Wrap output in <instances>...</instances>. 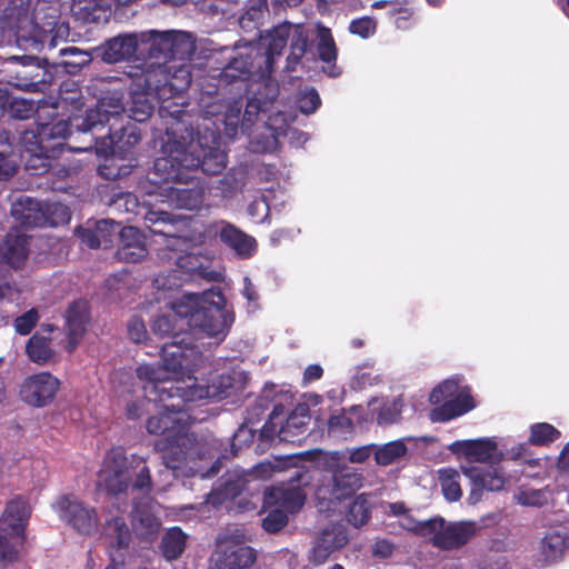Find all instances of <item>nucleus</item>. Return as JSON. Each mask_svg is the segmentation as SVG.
<instances>
[{
	"label": "nucleus",
	"mask_w": 569,
	"mask_h": 569,
	"mask_svg": "<svg viewBox=\"0 0 569 569\" xmlns=\"http://www.w3.org/2000/svg\"><path fill=\"white\" fill-rule=\"evenodd\" d=\"M320 539L333 551L345 547L349 541L348 529L340 522L330 523L320 533Z\"/></svg>",
	"instance_id": "52"
},
{
	"label": "nucleus",
	"mask_w": 569,
	"mask_h": 569,
	"mask_svg": "<svg viewBox=\"0 0 569 569\" xmlns=\"http://www.w3.org/2000/svg\"><path fill=\"white\" fill-rule=\"evenodd\" d=\"M462 473L470 479L471 489L468 496L469 505L478 503L482 498L483 490L500 491L505 488L506 477L501 467H463Z\"/></svg>",
	"instance_id": "17"
},
{
	"label": "nucleus",
	"mask_w": 569,
	"mask_h": 569,
	"mask_svg": "<svg viewBox=\"0 0 569 569\" xmlns=\"http://www.w3.org/2000/svg\"><path fill=\"white\" fill-rule=\"evenodd\" d=\"M109 140L108 148L110 153L117 151L124 153L136 147L141 141V132L134 123L128 122L119 129H108L103 136H93L88 147H76V151L91 150L93 147L98 150L99 140Z\"/></svg>",
	"instance_id": "21"
},
{
	"label": "nucleus",
	"mask_w": 569,
	"mask_h": 569,
	"mask_svg": "<svg viewBox=\"0 0 569 569\" xmlns=\"http://www.w3.org/2000/svg\"><path fill=\"white\" fill-rule=\"evenodd\" d=\"M9 108V112L17 119H28L33 113V103L24 99H10L7 90L0 89V108Z\"/></svg>",
	"instance_id": "51"
},
{
	"label": "nucleus",
	"mask_w": 569,
	"mask_h": 569,
	"mask_svg": "<svg viewBox=\"0 0 569 569\" xmlns=\"http://www.w3.org/2000/svg\"><path fill=\"white\" fill-rule=\"evenodd\" d=\"M114 100L117 102L114 104H112V107L114 108L113 111H108V110L103 109L102 107L104 103L101 101L100 106L97 107L96 109H88L86 111L84 116L74 117L73 118L74 128L78 131L83 132V133L97 132V131L103 130L106 124L109 123L110 118L114 114H118L119 109H122L120 99L117 98Z\"/></svg>",
	"instance_id": "32"
},
{
	"label": "nucleus",
	"mask_w": 569,
	"mask_h": 569,
	"mask_svg": "<svg viewBox=\"0 0 569 569\" xmlns=\"http://www.w3.org/2000/svg\"><path fill=\"white\" fill-rule=\"evenodd\" d=\"M48 227H56L69 222L71 213L67 206L60 202L44 203Z\"/></svg>",
	"instance_id": "60"
},
{
	"label": "nucleus",
	"mask_w": 569,
	"mask_h": 569,
	"mask_svg": "<svg viewBox=\"0 0 569 569\" xmlns=\"http://www.w3.org/2000/svg\"><path fill=\"white\" fill-rule=\"evenodd\" d=\"M308 49V36L301 26H295L290 37V52L287 57L286 71H296Z\"/></svg>",
	"instance_id": "42"
},
{
	"label": "nucleus",
	"mask_w": 569,
	"mask_h": 569,
	"mask_svg": "<svg viewBox=\"0 0 569 569\" xmlns=\"http://www.w3.org/2000/svg\"><path fill=\"white\" fill-rule=\"evenodd\" d=\"M17 543L19 539L12 538L9 535L8 528H0V562H12L18 557Z\"/></svg>",
	"instance_id": "55"
},
{
	"label": "nucleus",
	"mask_w": 569,
	"mask_h": 569,
	"mask_svg": "<svg viewBox=\"0 0 569 569\" xmlns=\"http://www.w3.org/2000/svg\"><path fill=\"white\" fill-rule=\"evenodd\" d=\"M167 89H162L164 93L166 104L174 103L172 98L184 92L191 84L192 74L188 64L184 61L173 60L167 63Z\"/></svg>",
	"instance_id": "31"
},
{
	"label": "nucleus",
	"mask_w": 569,
	"mask_h": 569,
	"mask_svg": "<svg viewBox=\"0 0 569 569\" xmlns=\"http://www.w3.org/2000/svg\"><path fill=\"white\" fill-rule=\"evenodd\" d=\"M144 222L153 234H169V229H173L171 214L164 211L147 212Z\"/></svg>",
	"instance_id": "53"
},
{
	"label": "nucleus",
	"mask_w": 569,
	"mask_h": 569,
	"mask_svg": "<svg viewBox=\"0 0 569 569\" xmlns=\"http://www.w3.org/2000/svg\"><path fill=\"white\" fill-rule=\"evenodd\" d=\"M170 197L176 206L181 209L194 210L201 207L203 202V190L200 187L192 188H170Z\"/></svg>",
	"instance_id": "47"
},
{
	"label": "nucleus",
	"mask_w": 569,
	"mask_h": 569,
	"mask_svg": "<svg viewBox=\"0 0 569 569\" xmlns=\"http://www.w3.org/2000/svg\"><path fill=\"white\" fill-rule=\"evenodd\" d=\"M289 482L290 487H274L266 491V496L287 515L297 513L303 507L307 497L301 487L309 483L308 472L296 470Z\"/></svg>",
	"instance_id": "19"
},
{
	"label": "nucleus",
	"mask_w": 569,
	"mask_h": 569,
	"mask_svg": "<svg viewBox=\"0 0 569 569\" xmlns=\"http://www.w3.org/2000/svg\"><path fill=\"white\" fill-rule=\"evenodd\" d=\"M561 432L548 422H537L530 426L529 445L547 447L558 440Z\"/></svg>",
	"instance_id": "49"
},
{
	"label": "nucleus",
	"mask_w": 569,
	"mask_h": 569,
	"mask_svg": "<svg viewBox=\"0 0 569 569\" xmlns=\"http://www.w3.org/2000/svg\"><path fill=\"white\" fill-rule=\"evenodd\" d=\"M201 149L200 170L208 176L219 174L227 167V153L220 149V137L212 134V146H204L199 139Z\"/></svg>",
	"instance_id": "34"
},
{
	"label": "nucleus",
	"mask_w": 569,
	"mask_h": 569,
	"mask_svg": "<svg viewBox=\"0 0 569 569\" xmlns=\"http://www.w3.org/2000/svg\"><path fill=\"white\" fill-rule=\"evenodd\" d=\"M140 49L139 33L119 34L98 48L101 60L110 64L130 60Z\"/></svg>",
	"instance_id": "22"
},
{
	"label": "nucleus",
	"mask_w": 569,
	"mask_h": 569,
	"mask_svg": "<svg viewBox=\"0 0 569 569\" xmlns=\"http://www.w3.org/2000/svg\"><path fill=\"white\" fill-rule=\"evenodd\" d=\"M197 333L184 335L162 345L160 349L162 366H151L162 370V379L164 381H172L168 377L169 372L184 376L194 371L198 367L202 359V353L199 346L194 343V336Z\"/></svg>",
	"instance_id": "6"
},
{
	"label": "nucleus",
	"mask_w": 569,
	"mask_h": 569,
	"mask_svg": "<svg viewBox=\"0 0 569 569\" xmlns=\"http://www.w3.org/2000/svg\"><path fill=\"white\" fill-rule=\"evenodd\" d=\"M223 305L224 297L220 290L184 295L172 303L173 313L154 319L152 332L171 340L199 332L213 338L219 345L226 339L234 321L233 313L227 311Z\"/></svg>",
	"instance_id": "1"
},
{
	"label": "nucleus",
	"mask_w": 569,
	"mask_h": 569,
	"mask_svg": "<svg viewBox=\"0 0 569 569\" xmlns=\"http://www.w3.org/2000/svg\"><path fill=\"white\" fill-rule=\"evenodd\" d=\"M169 259L174 261V264L178 268L177 270H179L180 273H187L190 276H202L203 273L202 263L193 253L178 254L177 257H169Z\"/></svg>",
	"instance_id": "56"
},
{
	"label": "nucleus",
	"mask_w": 569,
	"mask_h": 569,
	"mask_svg": "<svg viewBox=\"0 0 569 569\" xmlns=\"http://www.w3.org/2000/svg\"><path fill=\"white\" fill-rule=\"evenodd\" d=\"M141 53L149 59L163 60V63L173 60H190L196 50L194 39L186 31L148 30L139 33Z\"/></svg>",
	"instance_id": "5"
},
{
	"label": "nucleus",
	"mask_w": 569,
	"mask_h": 569,
	"mask_svg": "<svg viewBox=\"0 0 569 569\" xmlns=\"http://www.w3.org/2000/svg\"><path fill=\"white\" fill-rule=\"evenodd\" d=\"M76 3H86L80 8L81 18L84 22L99 23L103 18L106 20L107 3L104 0H73Z\"/></svg>",
	"instance_id": "54"
},
{
	"label": "nucleus",
	"mask_w": 569,
	"mask_h": 569,
	"mask_svg": "<svg viewBox=\"0 0 569 569\" xmlns=\"http://www.w3.org/2000/svg\"><path fill=\"white\" fill-rule=\"evenodd\" d=\"M321 106V99L315 88H310L298 98V108L303 114H311L316 112Z\"/></svg>",
	"instance_id": "64"
},
{
	"label": "nucleus",
	"mask_w": 569,
	"mask_h": 569,
	"mask_svg": "<svg viewBox=\"0 0 569 569\" xmlns=\"http://www.w3.org/2000/svg\"><path fill=\"white\" fill-rule=\"evenodd\" d=\"M448 449L453 455H462L469 462L488 463L487 466L500 467L499 462L503 458V453L498 451L497 442L490 438L457 440Z\"/></svg>",
	"instance_id": "18"
},
{
	"label": "nucleus",
	"mask_w": 569,
	"mask_h": 569,
	"mask_svg": "<svg viewBox=\"0 0 569 569\" xmlns=\"http://www.w3.org/2000/svg\"><path fill=\"white\" fill-rule=\"evenodd\" d=\"M372 503L369 493L357 495L349 503L346 519L355 528H360L371 519Z\"/></svg>",
	"instance_id": "37"
},
{
	"label": "nucleus",
	"mask_w": 569,
	"mask_h": 569,
	"mask_svg": "<svg viewBox=\"0 0 569 569\" xmlns=\"http://www.w3.org/2000/svg\"><path fill=\"white\" fill-rule=\"evenodd\" d=\"M104 202L118 213H134L139 207L136 194L122 191L118 187H111L110 193L104 197Z\"/></svg>",
	"instance_id": "43"
},
{
	"label": "nucleus",
	"mask_w": 569,
	"mask_h": 569,
	"mask_svg": "<svg viewBox=\"0 0 569 569\" xmlns=\"http://www.w3.org/2000/svg\"><path fill=\"white\" fill-rule=\"evenodd\" d=\"M432 525H433V518L420 521V520L415 519L411 515H406L401 522V527L403 529L412 532L416 536H419L422 538H428V539H430V535L432 533V531H431L433 529Z\"/></svg>",
	"instance_id": "61"
},
{
	"label": "nucleus",
	"mask_w": 569,
	"mask_h": 569,
	"mask_svg": "<svg viewBox=\"0 0 569 569\" xmlns=\"http://www.w3.org/2000/svg\"><path fill=\"white\" fill-rule=\"evenodd\" d=\"M328 429L330 432L341 436L350 435L353 432L355 423L352 419L346 415L345 410H342L329 417Z\"/></svg>",
	"instance_id": "62"
},
{
	"label": "nucleus",
	"mask_w": 569,
	"mask_h": 569,
	"mask_svg": "<svg viewBox=\"0 0 569 569\" xmlns=\"http://www.w3.org/2000/svg\"><path fill=\"white\" fill-rule=\"evenodd\" d=\"M433 529L429 541L440 550H458L468 545L480 531L472 520L447 521L438 516L433 518Z\"/></svg>",
	"instance_id": "10"
},
{
	"label": "nucleus",
	"mask_w": 569,
	"mask_h": 569,
	"mask_svg": "<svg viewBox=\"0 0 569 569\" xmlns=\"http://www.w3.org/2000/svg\"><path fill=\"white\" fill-rule=\"evenodd\" d=\"M408 451L407 446L401 440L390 441L375 450V460L379 466H389Z\"/></svg>",
	"instance_id": "50"
},
{
	"label": "nucleus",
	"mask_w": 569,
	"mask_h": 569,
	"mask_svg": "<svg viewBox=\"0 0 569 569\" xmlns=\"http://www.w3.org/2000/svg\"><path fill=\"white\" fill-rule=\"evenodd\" d=\"M131 526L140 542H153L160 532L161 521L149 506L134 505L131 510Z\"/></svg>",
	"instance_id": "30"
},
{
	"label": "nucleus",
	"mask_w": 569,
	"mask_h": 569,
	"mask_svg": "<svg viewBox=\"0 0 569 569\" xmlns=\"http://www.w3.org/2000/svg\"><path fill=\"white\" fill-rule=\"evenodd\" d=\"M293 27L295 26L288 22L274 27L264 38V41L267 42L264 53H256L253 56L259 64L261 79L269 78L273 72L276 58L282 54V51L292 34Z\"/></svg>",
	"instance_id": "20"
},
{
	"label": "nucleus",
	"mask_w": 569,
	"mask_h": 569,
	"mask_svg": "<svg viewBox=\"0 0 569 569\" xmlns=\"http://www.w3.org/2000/svg\"><path fill=\"white\" fill-rule=\"evenodd\" d=\"M365 481L363 473L349 466H340L332 472L330 482L321 485L316 491V497L327 506L340 502L352 497Z\"/></svg>",
	"instance_id": "11"
},
{
	"label": "nucleus",
	"mask_w": 569,
	"mask_h": 569,
	"mask_svg": "<svg viewBox=\"0 0 569 569\" xmlns=\"http://www.w3.org/2000/svg\"><path fill=\"white\" fill-rule=\"evenodd\" d=\"M179 273L180 271L177 269L170 270L168 273H158L152 280L153 288L162 291H169L179 288L182 280Z\"/></svg>",
	"instance_id": "63"
},
{
	"label": "nucleus",
	"mask_w": 569,
	"mask_h": 569,
	"mask_svg": "<svg viewBox=\"0 0 569 569\" xmlns=\"http://www.w3.org/2000/svg\"><path fill=\"white\" fill-rule=\"evenodd\" d=\"M187 546V535L180 527H171L162 537L160 550L162 556L169 560L178 559Z\"/></svg>",
	"instance_id": "39"
},
{
	"label": "nucleus",
	"mask_w": 569,
	"mask_h": 569,
	"mask_svg": "<svg viewBox=\"0 0 569 569\" xmlns=\"http://www.w3.org/2000/svg\"><path fill=\"white\" fill-rule=\"evenodd\" d=\"M26 151L29 153L28 159L26 160V169L30 171L31 174L40 176L49 171L51 167V159L56 158L59 151L54 149L50 150H31L33 144V140H30V143L26 141H21Z\"/></svg>",
	"instance_id": "38"
},
{
	"label": "nucleus",
	"mask_w": 569,
	"mask_h": 569,
	"mask_svg": "<svg viewBox=\"0 0 569 569\" xmlns=\"http://www.w3.org/2000/svg\"><path fill=\"white\" fill-rule=\"evenodd\" d=\"M4 2L1 0L0 31L8 28L20 32L26 27H30V38L48 50L56 49L59 42L68 39L69 24L61 22L59 16L49 14L42 21L39 11L30 16L31 0H9L6 7Z\"/></svg>",
	"instance_id": "3"
},
{
	"label": "nucleus",
	"mask_w": 569,
	"mask_h": 569,
	"mask_svg": "<svg viewBox=\"0 0 569 569\" xmlns=\"http://www.w3.org/2000/svg\"><path fill=\"white\" fill-rule=\"evenodd\" d=\"M59 519L81 535H91L98 529L99 518L94 507L74 493L59 496L52 503Z\"/></svg>",
	"instance_id": "8"
},
{
	"label": "nucleus",
	"mask_w": 569,
	"mask_h": 569,
	"mask_svg": "<svg viewBox=\"0 0 569 569\" xmlns=\"http://www.w3.org/2000/svg\"><path fill=\"white\" fill-rule=\"evenodd\" d=\"M133 76L139 77L143 82V88L148 93L154 94L159 100H161V104L159 107V116L162 119L171 118L172 120L179 122L181 118L186 114V110H183L178 103H168L164 101V91L162 89H167V63L161 62H151L143 63V67L140 68V72H134Z\"/></svg>",
	"instance_id": "12"
},
{
	"label": "nucleus",
	"mask_w": 569,
	"mask_h": 569,
	"mask_svg": "<svg viewBox=\"0 0 569 569\" xmlns=\"http://www.w3.org/2000/svg\"><path fill=\"white\" fill-rule=\"evenodd\" d=\"M71 128H74L73 119L71 121L64 119H54L50 122H38L36 130H24L21 134V141L30 143L33 140L31 150H50L60 151L62 140L71 134Z\"/></svg>",
	"instance_id": "16"
},
{
	"label": "nucleus",
	"mask_w": 569,
	"mask_h": 569,
	"mask_svg": "<svg viewBox=\"0 0 569 569\" xmlns=\"http://www.w3.org/2000/svg\"><path fill=\"white\" fill-rule=\"evenodd\" d=\"M60 380L48 371L31 375L20 385L21 400L33 408H43L53 402L60 390Z\"/></svg>",
	"instance_id": "13"
},
{
	"label": "nucleus",
	"mask_w": 569,
	"mask_h": 569,
	"mask_svg": "<svg viewBox=\"0 0 569 569\" xmlns=\"http://www.w3.org/2000/svg\"><path fill=\"white\" fill-rule=\"evenodd\" d=\"M260 78L259 64L252 52L232 56L228 63L216 74L202 78V96L214 98L220 106H228L241 98L248 89V81Z\"/></svg>",
	"instance_id": "4"
},
{
	"label": "nucleus",
	"mask_w": 569,
	"mask_h": 569,
	"mask_svg": "<svg viewBox=\"0 0 569 569\" xmlns=\"http://www.w3.org/2000/svg\"><path fill=\"white\" fill-rule=\"evenodd\" d=\"M568 548L569 531L567 528L548 531L540 542V553L547 563H555L561 560Z\"/></svg>",
	"instance_id": "33"
},
{
	"label": "nucleus",
	"mask_w": 569,
	"mask_h": 569,
	"mask_svg": "<svg viewBox=\"0 0 569 569\" xmlns=\"http://www.w3.org/2000/svg\"><path fill=\"white\" fill-rule=\"evenodd\" d=\"M455 381H443L430 393V402L437 405L431 411L432 421H449L460 417L475 408V400L469 393H458Z\"/></svg>",
	"instance_id": "9"
},
{
	"label": "nucleus",
	"mask_w": 569,
	"mask_h": 569,
	"mask_svg": "<svg viewBox=\"0 0 569 569\" xmlns=\"http://www.w3.org/2000/svg\"><path fill=\"white\" fill-rule=\"evenodd\" d=\"M30 517V507L22 497H16L7 502L1 515L0 528H8L10 537L19 539L23 543L26 527Z\"/></svg>",
	"instance_id": "26"
},
{
	"label": "nucleus",
	"mask_w": 569,
	"mask_h": 569,
	"mask_svg": "<svg viewBox=\"0 0 569 569\" xmlns=\"http://www.w3.org/2000/svg\"><path fill=\"white\" fill-rule=\"evenodd\" d=\"M26 353L29 360L37 365L48 363L54 351L51 348V339L48 337L39 336L34 333L29 338L26 345Z\"/></svg>",
	"instance_id": "41"
},
{
	"label": "nucleus",
	"mask_w": 569,
	"mask_h": 569,
	"mask_svg": "<svg viewBox=\"0 0 569 569\" xmlns=\"http://www.w3.org/2000/svg\"><path fill=\"white\" fill-rule=\"evenodd\" d=\"M59 54L64 59L58 62V64L63 67L70 74H76L91 61L90 53L77 47H64L60 49Z\"/></svg>",
	"instance_id": "45"
},
{
	"label": "nucleus",
	"mask_w": 569,
	"mask_h": 569,
	"mask_svg": "<svg viewBox=\"0 0 569 569\" xmlns=\"http://www.w3.org/2000/svg\"><path fill=\"white\" fill-rule=\"evenodd\" d=\"M154 107L144 97L133 98L132 104L129 108V118L134 122H144L153 113Z\"/></svg>",
	"instance_id": "58"
},
{
	"label": "nucleus",
	"mask_w": 569,
	"mask_h": 569,
	"mask_svg": "<svg viewBox=\"0 0 569 569\" xmlns=\"http://www.w3.org/2000/svg\"><path fill=\"white\" fill-rule=\"evenodd\" d=\"M180 440L167 442L166 440H158L154 443L157 451H162V463L166 469L171 470L177 477V471L186 462L187 455L179 445Z\"/></svg>",
	"instance_id": "40"
},
{
	"label": "nucleus",
	"mask_w": 569,
	"mask_h": 569,
	"mask_svg": "<svg viewBox=\"0 0 569 569\" xmlns=\"http://www.w3.org/2000/svg\"><path fill=\"white\" fill-rule=\"evenodd\" d=\"M102 538L107 542L109 557L111 555H126L132 540V532L124 518L117 516L104 522Z\"/></svg>",
	"instance_id": "28"
},
{
	"label": "nucleus",
	"mask_w": 569,
	"mask_h": 569,
	"mask_svg": "<svg viewBox=\"0 0 569 569\" xmlns=\"http://www.w3.org/2000/svg\"><path fill=\"white\" fill-rule=\"evenodd\" d=\"M213 560L217 569H247L256 562L257 552L236 535H230L219 540Z\"/></svg>",
	"instance_id": "14"
},
{
	"label": "nucleus",
	"mask_w": 569,
	"mask_h": 569,
	"mask_svg": "<svg viewBox=\"0 0 569 569\" xmlns=\"http://www.w3.org/2000/svg\"><path fill=\"white\" fill-rule=\"evenodd\" d=\"M204 233L209 237L218 238L221 243L232 250L240 259L251 258L258 248V243L252 236L226 220L209 223L204 229Z\"/></svg>",
	"instance_id": "15"
},
{
	"label": "nucleus",
	"mask_w": 569,
	"mask_h": 569,
	"mask_svg": "<svg viewBox=\"0 0 569 569\" xmlns=\"http://www.w3.org/2000/svg\"><path fill=\"white\" fill-rule=\"evenodd\" d=\"M29 239L19 228H12L0 243V257L13 269L21 268L29 254Z\"/></svg>",
	"instance_id": "27"
},
{
	"label": "nucleus",
	"mask_w": 569,
	"mask_h": 569,
	"mask_svg": "<svg viewBox=\"0 0 569 569\" xmlns=\"http://www.w3.org/2000/svg\"><path fill=\"white\" fill-rule=\"evenodd\" d=\"M136 373L144 382L146 400L163 410L147 419L148 433L162 436L167 442L184 438L193 422L189 402L202 398V390L199 391L194 386L184 387L181 381H164L162 370L148 363L140 365Z\"/></svg>",
	"instance_id": "2"
},
{
	"label": "nucleus",
	"mask_w": 569,
	"mask_h": 569,
	"mask_svg": "<svg viewBox=\"0 0 569 569\" xmlns=\"http://www.w3.org/2000/svg\"><path fill=\"white\" fill-rule=\"evenodd\" d=\"M194 147H177L166 157H159L153 163L154 182L184 183L194 179L193 173L200 170V154Z\"/></svg>",
	"instance_id": "7"
},
{
	"label": "nucleus",
	"mask_w": 569,
	"mask_h": 569,
	"mask_svg": "<svg viewBox=\"0 0 569 569\" xmlns=\"http://www.w3.org/2000/svg\"><path fill=\"white\" fill-rule=\"evenodd\" d=\"M117 238L120 240V247L116 251L118 261L137 263L148 256L146 237L137 227H122L119 229Z\"/></svg>",
	"instance_id": "23"
},
{
	"label": "nucleus",
	"mask_w": 569,
	"mask_h": 569,
	"mask_svg": "<svg viewBox=\"0 0 569 569\" xmlns=\"http://www.w3.org/2000/svg\"><path fill=\"white\" fill-rule=\"evenodd\" d=\"M387 14L397 29L408 30L413 26L415 10L407 0L390 2Z\"/></svg>",
	"instance_id": "48"
},
{
	"label": "nucleus",
	"mask_w": 569,
	"mask_h": 569,
	"mask_svg": "<svg viewBox=\"0 0 569 569\" xmlns=\"http://www.w3.org/2000/svg\"><path fill=\"white\" fill-rule=\"evenodd\" d=\"M269 17L268 0H249L246 10L239 18V26L246 32L258 30Z\"/></svg>",
	"instance_id": "36"
},
{
	"label": "nucleus",
	"mask_w": 569,
	"mask_h": 569,
	"mask_svg": "<svg viewBox=\"0 0 569 569\" xmlns=\"http://www.w3.org/2000/svg\"><path fill=\"white\" fill-rule=\"evenodd\" d=\"M11 216L18 223L16 228H43L48 227L44 203L30 197L18 198L11 207Z\"/></svg>",
	"instance_id": "24"
},
{
	"label": "nucleus",
	"mask_w": 569,
	"mask_h": 569,
	"mask_svg": "<svg viewBox=\"0 0 569 569\" xmlns=\"http://www.w3.org/2000/svg\"><path fill=\"white\" fill-rule=\"evenodd\" d=\"M310 422L309 408L306 405L298 406L286 419L278 431L280 440L295 442L303 436Z\"/></svg>",
	"instance_id": "35"
},
{
	"label": "nucleus",
	"mask_w": 569,
	"mask_h": 569,
	"mask_svg": "<svg viewBox=\"0 0 569 569\" xmlns=\"http://www.w3.org/2000/svg\"><path fill=\"white\" fill-rule=\"evenodd\" d=\"M109 457L113 460L117 470L114 473L106 479V488L108 492L112 495H119L127 490L128 481L122 479V468L126 465L127 457L124 455L123 448H113Z\"/></svg>",
	"instance_id": "44"
},
{
	"label": "nucleus",
	"mask_w": 569,
	"mask_h": 569,
	"mask_svg": "<svg viewBox=\"0 0 569 569\" xmlns=\"http://www.w3.org/2000/svg\"><path fill=\"white\" fill-rule=\"evenodd\" d=\"M438 479L443 493V497L449 502L458 501L462 496L460 487V475L452 468H441L438 470Z\"/></svg>",
	"instance_id": "46"
},
{
	"label": "nucleus",
	"mask_w": 569,
	"mask_h": 569,
	"mask_svg": "<svg viewBox=\"0 0 569 569\" xmlns=\"http://www.w3.org/2000/svg\"><path fill=\"white\" fill-rule=\"evenodd\" d=\"M119 224L113 220L102 219L92 226H79L76 234L90 249H108L112 246L118 236Z\"/></svg>",
	"instance_id": "25"
},
{
	"label": "nucleus",
	"mask_w": 569,
	"mask_h": 569,
	"mask_svg": "<svg viewBox=\"0 0 569 569\" xmlns=\"http://www.w3.org/2000/svg\"><path fill=\"white\" fill-rule=\"evenodd\" d=\"M348 30L351 34L359 36L362 39H368L376 33L377 21L369 16H363L351 20Z\"/></svg>",
	"instance_id": "59"
},
{
	"label": "nucleus",
	"mask_w": 569,
	"mask_h": 569,
	"mask_svg": "<svg viewBox=\"0 0 569 569\" xmlns=\"http://www.w3.org/2000/svg\"><path fill=\"white\" fill-rule=\"evenodd\" d=\"M288 521V515L282 509L276 508L267 513L261 526L268 533H277L287 526Z\"/></svg>",
	"instance_id": "57"
},
{
	"label": "nucleus",
	"mask_w": 569,
	"mask_h": 569,
	"mask_svg": "<svg viewBox=\"0 0 569 569\" xmlns=\"http://www.w3.org/2000/svg\"><path fill=\"white\" fill-rule=\"evenodd\" d=\"M89 322V302L84 299H78L71 302L66 311V327L71 350H73L81 340Z\"/></svg>",
	"instance_id": "29"
}]
</instances>
